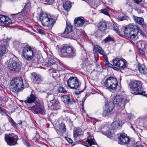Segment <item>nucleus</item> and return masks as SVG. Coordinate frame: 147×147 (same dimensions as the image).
I'll return each mask as SVG.
<instances>
[{
	"mask_svg": "<svg viewBox=\"0 0 147 147\" xmlns=\"http://www.w3.org/2000/svg\"><path fill=\"white\" fill-rule=\"evenodd\" d=\"M14 44L17 48H23L22 55L25 59L30 61L34 59L36 53V50L34 47L27 43H22L18 41L15 42Z\"/></svg>",
	"mask_w": 147,
	"mask_h": 147,
	"instance_id": "1",
	"label": "nucleus"
},
{
	"mask_svg": "<svg viewBox=\"0 0 147 147\" xmlns=\"http://www.w3.org/2000/svg\"><path fill=\"white\" fill-rule=\"evenodd\" d=\"M59 49L61 57L72 59L76 55V50L71 46L64 44Z\"/></svg>",
	"mask_w": 147,
	"mask_h": 147,
	"instance_id": "2",
	"label": "nucleus"
},
{
	"mask_svg": "<svg viewBox=\"0 0 147 147\" xmlns=\"http://www.w3.org/2000/svg\"><path fill=\"white\" fill-rule=\"evenodd\" d=\"M139 30L138 27L133 24L126 26L121 30V32L131 38H134L138 34Z\"/></svg>",
	"mask_w": 147,
	"mask_h": 147,
	"instance_id": "3",
	"label": "nucleus"
},
{
	"mask_svg": "<svg viewBox=\"0 0 147 147\" xmlns=\"http://www.w3.org/2000/svg\"><path fill=\"white\" fill-rule=\"evenodd\" d=\"M39 20L42 25L49 30L52 29L56 22L55 19L45 13L40 14Z\"/></svg>",
	"mask_w": 147,
	"mask_h": 147,
	"instance_id": "4",
	"label": "nucleus"
},
{
	"mask_svg": "<svg viewBox=\"0 0 147 147\" xmlns=\"http://www.w3.org/2000/svg\"><path fill=\"white\" fill-rule=\"evenodd\" d=\"M129 86L131 92L135 95H146L144 91L141 90L142 85L140 81L134 80L129 82Z\"/></svg>",
	"mask_w": 147,
	"mask_h": 147,
	"instance_id": "5",
	"label": "nucleus"
},
{
	"mask_svg": "<svg viewBox=\"0 0 147 147\" xmlns=\"http://www.w3.org/2000/svg\"><path fill=\"white\" fill-rule=\"evenodd\" d=\"M10 84V90L16 93L22 90L24 86L23 80L21 77L13 78L11 81Z\"/></svg>",
	"mask_w": 147,
	"mask_h": 147,
	"instance_id": "6",
	"label": "nucleus"
},
{
	"mask_svg": "<svg viewBox=\"0 0 147 147\" xmlns=\"http://www.w3.org/2000/svg\"><path fill=\"white\" fill-rule=\"evenodd\" d=\"M117 85L118 82L116 78L110 76L107 78L105 81L103 86L106 89L111 91L115 90Z\"/></svg>",
	"mask_w": 147,
	"mask_h": 147,
	"instance_id": "7",
	"label": "nucleus"
},
{
	"mask_svg": "<svg viewBox=\"0 0 147 147\" xmlns=\"http://www.w3.org/2000/svg\"><path fill=\"white\" fill-rule=\"evenodd\" d=\"M128 101V99L126 95H116L114 97L113 102H113V105L114 104L120 105L122 103L124 105Z\"/></svg>",
	"mask_w": 147,
	"mask_h": 147,
	"instance_id": "8",
	"label": "nucleus"
},
{
	"mask_svg": "<svg viewBox=\"0 0 147 147\" xmlns=\"http://www.w3.org/2000/svg\"><path fill=\"white\" fill-rule=\"evenodd\" d=\"M68 86L70 88L76 89L80 87V84L78 79L77 78L71 77L67 81Z\"/></svg>",
	"mask_w": 147,
	"mask_h": 147,
	"instance_id": "9",
	"label": "nucleus"
},
{
	"mask_svg": "<svg viewBox=\"0 0 147 147\" xmlns=\"http://www.w3.org/2000/svg\"><path fill=\"white\" fill-rule=\"evenodd\" d=\"M73 26L69 25H67L64 32L61 34L60 36L62 37H68L70 38H73L76 37V35L72 32Z\"/></svg>",
	"mask_w": 147,
	"mask_h": 147,
	"instance_id": "10",
	"label": "nucleus"
},
{
	"mask_svg": "<svg viewBox=\"0 0 147 147\" xmlns=\"http://www.w3.org/2000/svg\"><path fill=\"white\" fill-rule=\"evenodd\" d=\"M21 66L19 62L12 61L8 64L7 68L13 72H18L21 69Z\"/></svg>",
	"mask_w": 147,
	"mask_h": 147,
	"instance_id": "11",
	"label": "nucleus"
},
{
	"mask_svg": "<svg viewBox=\"0 0 147 147\" xmlns=\"http://www.w3.org/2000/svg\"><path fill=\"white\" fill-rule=\"evenodd\" d=\"M35 105L31 107L32 111L36 113H40L43 115L45 114L44 107L40 102H36Z\"/></svg>",
	"mask_w": 147,
	"mask_h": 147,
	"instance_id": "12",
	"label": "nucleus"
},
{
	"mask_svg": "<svg viewBox=\"0 0 147 147\" xmlns=\"http://www.w3.org/2000/svg\"><path fill=\"white\" fill-rule=\"evenodd\" d=\"M5 139L7 144L11 146L13 145L17 144L18 136L13 134H10L5 136Z\"/></svg>",
	"mask_w": 147,
	"mask_h": 147,
	"instance_id": "13",
	"label": "nucleus"
},
{
	"mask_svg": "<svg viewBox=\"0 0 147 147\" xmlns=\"http://www.w3.org/2000/svg\"><path fill=\"white\" fill-rule=\"evenodd\" d=\"M125 61V60L124 59L122 60L117 58L113 59L112 63L114 66L124 69L126 67Z\"/></svg>",
	"mask_w": 147,
	"mask_h": 147,
	"instance_id": "14",
	"label": "nucleus"
},
{
	"mask_svg": "<svg viewBox=\"0 0 147 147\" xmlns=\"http://www.w3.org/2000/svg\"><path fill=\"white\" fill-rule=\"evenodd\" d=\"M106 109L104 110L103 113V115L104 116H109L111 114V112L113 110V102L111 101L109 103L107 102V103L105 104Z\"/></svg>",
	"mask_w": 147,
	"mask_h": 147,
	"instance_id": "15",
	"label": "nucleus"
},
{
	"mask_svg": "<svg viewBox=\"0 0 147 147\" xmlns=\"http://www.w3.org/2000/svg\"><path fill=\"white\" fill-rule=\"evenodd\" d=\"M31 75L32 80L34 83L38 84L43 81L42 77L36 73L33 72L31 74Z\"/></svg>",
	"mask_w": 147,
	"mask_h": 147,
	"instance_id": "16",
	"label": "nucleus"
},
{
	"mask_svg": "<svg viewBox=\"0 0 147 147\" xmlns=\"http://www.w3.org/2000/svg\"><path fill=\"white\" fill-rule=\"evenodd\" d=\"M86 22V20L83 17H80L75 18L74 23L75 26L81 27L84 25Z\"/></svg>",
	"mask_w": 147,
	"mask_h": 147,
	"instance_id": "17",
	"label": "nucleus"
},
{
	"mask_svg": "<svg viewBox=\"0 0 147 147\" xmlns=\"http://www.w3.org/2000/svg\"><path fill=\"white\" fill-rule=\"evenodd\" d=\"M0 24L1 26H4L5 25L12 24L11 19L8 17L3 15H0Z\"/></svg>",
	"mask_w": 147,
	"mask_h": 147,
	"instance_id": "18",
	"label": "nucleus"
},
{
	"mask_svg": "<svg viewBox=\"0 0 147 147\" xmlns=\"http://www.w3.org/2000/svg\"><path fill=\"white\" fill-rule=\"evenodd\" d=\"M118 142L119 144L124 145L128 144L130 142L129 138L123 134H120L118 138Z\"/></svg>",
	"mask_w": 147,
	"mask_h": 147,
	"instance_id": "19",
	"label": "nucleus"
},
{
	"mask_svg": "<svg viewBox=\"0 0 147 147\" xmlns=\"http://www.w3.org/2000/svg\"><path fill=\"white\" fill-rule=\"evenodd\" d=\"M9 44L8 41L4 39L3 40V43H1L0 45V57L3 56L5 54L6 48L5 47V46H7Z\"/></svg>",
	"mask_w": 147,
	"mask_h": 147,
	"instance_id": "20",
	"label": "nucleus"
},
{
	"mask_svg": "<svg viewBox=\"0 0 147 147\" xmlns=\"http://www.w3.org/2000/svg\"><path fill=\"white\" fill-rule=\"evenodd\" d=\"M112 129L115 130L120 128L122 126L121 120L119 119H116L112 123Z\"/></svg>",
	"mask_w": 147,
	"mask_h": 147,
	"instance_id": "21",
	"label": "nucleus"
},
{
	"mask_svg": "<svg viewBox=\"0 0 147 147\" xmlns=\"http://www.w3.org/2000/svg\"><path fill=\"white\" fill-rule=\"evenodd\" d=\"M138 68L141 74L144 75L147 74V67L144 65L139 64L138 65Z\"/></svg>",
	"mask_w": 147,
	"mask_h": 147,
	"instance_id": "22",
	"label": "nucleus"
},
{
	"mask_svg": "<svg viewBox=\"0 0 147 147\" xmlns=\"http://www.w3.org/2000/svg\"><path fill=\"white\" fill-rule=\"evenodd\" d=\"M98 28L100 31L101 32L104 31L107 29V24L105 22H100L98 24Z\"/></svg>",
	"mask_w": 147,
	"mask_h": 147,
	"instance_id": "23",
	"label": "nucleus"
},
{
	"mask_svg": "<svg viewBox=\"0 0 147 147\" xmlns=\"http://www.w3.org/2000/svg\"><path fill=\"white\" fill-rule=\"evenodd\" d=\"M36 96L32 94H30L26 100L24 102L26 103H28L29 104L34 102H37L36 101Z\"/></svg>",
	"mask_w": 147,
	"mask_h": 147,
	"instance_id": "24",
	"label": "nucleus"
},
{
	"mask_svg": "<svg viewBox=\"0 0 147 147\" xmlns=\"http://www.w3.org/2000/svg\"><path fill=\"white\" fill-rule=\"evenodd\" d=\"M61 99L63 102L67 105L72 104L71 100L69 97L68 96H61Z\"/></svg>",
	"mask_w": 147,
	"mask_h": 147,
	"instance_id": "25",
	"label": "nucleus"
},
{
	"mask_svg": "<svg viewBox=\"0 0 147 147\" xmlns=\"http://www.w3.org/2000/svg\"><path fill=\"white\" fill-rule=\"evenodd\" d=\"M134 19L136 22L138 24L144 27H146V26L145 24H144V21L143 18L141 17H134Z\"/></svg>",
	"mask_w": 147,
	"mask_h": 147,
	"instance_id": "26",
	"label": "nucleus"
},
{
	"mask_svg": "<svg viewBox=\"0 0 147 147\" xmlns=\"http://www.w3.org/2000/svg\"><path fill=\"white\" fill-rule=\"evenodd\" d=\"M94 51L95 52H98L100 54L103 56L105 55V53L104 50L99 45H95L94 47Z\"/></svg>",
	"mask_w": 147,
	"mask_h": 147,
	"instance_id": "27",
	"label": "nucleus"
},
{
	"mask_svg": "<svg viewBox=\"0 0 147 147\" xmlns=\"http://www.w3.org/2000/svg\"><path fill=\"white\" fill-rule=\"evenodd\" d=\"M83 132L80 128L75 129L74 130V136L75 138L79 137L83 134Z\"/></svg>",
	"mask_w": 147,
	"mask_h": 147,
	"instance_id": "28",
	"label": "nucleus"
},
{
	"mask_svg": "<svg viewBox=\"0 0 147 147\" xmlns=\"http://www.w3.org/2000/svg\"><path fill=\"white\" fill-rule=\"evenodd\" d=\"M146 42L144 40L139 41L137 43V46L139 50L142 51L146 45Z\"/></svg>",
	"mask_w": 147,
	"mask_h": 147,
	"instance_id": "29",
	"label": "nucleus"
},
{
	"mask_svg": "<svg viewBox=\"0 0 147 147\" xmlns=\"http://www.w3.org/2000/svg\"><path fill=\"white\" fill-rule=\"evenodd\" d=\"M30 3L28 2L26 3L22 11L23 16H25L27 14V12L30 10Z\"/></svg>",
	"mask_w": 147,
	"mask_h": 147,
	"instance_id": "30",
	"label": "nucleus"
},
{
	"mask_svg": "<svg viewBox=\"0 0 147 147\" xmlns=\"http://www.w3.org/2000/svg\"><path fill=\"white\" fill-rule=\"evenodd\" d=\"M63 7L66 11H68L71 7V3L69 1H67L63 3Z\"/></svg>",
	"mask_w": 147,
	"mask_h": 147,
	"instance_id": "31",
	"label": "nucleus"
},
{
	"mask_svg": "<svg viewBox=\"0 0 147 147\" xmlns=\"http://www.w3.org/2000/svg\"><path fill=\"white\" fill-rule=\"evenodd\" d=\"M55 63V60L52 58H50L47 62L45 63V65L47 67L51 66L53 65Z\"/></svg>",
	"mask_w": 147,
	"mask_h": 147,
	"instance_id": "32",
	"label": "nucleus"
},
{
	"mask_svg": "<svg viewBox=\"0 0 147 147\" xmlns=\"http://www.w3.org/2000/svg\"><path fill=\"white\" fill-rule=\"evenodd\" d=\"M52 101L54 103L52 105L53 106L54 109L55 110H57L60 109V103L58 101L56 100H53Z\"/></svg>",
	"mask_w": 147,
	"mask_h": 147,
	"instance_id": "33",
	"label": "nucleus"
},
{
	"mask_svg": "<svg viewBox=\"0 0 147 147\" xmlns=\"http://www.w3.org/2000/svg\"><path fill=\"white\" fill-rule=\"evenodd\" d=\"M50 72L52 73V76L53 77H58L59 76V71L54 69L53 68H51L49 69Z\"/></svg>",
	"mask_w": 147,
	"mask_h": 147,
	"instance_id": "34",
	"label": "nucleus"
},
{
	"mask_svg": "<svg viewBox=\"0 0 147 147\" xmlns=\"http://www.w3.org/2000/svg\"><path fill=\"white\" fill-rule=\"evenodd\" d=\"M114 41L113 37L111 36L110 35H109V36L105 38L102 40V42H104L105 43L109 41Z\"/></svg>",
	"mask_w": 147,
	"mask_h": 147,
	"instance_id": "35",
	"label": "nucleus"
},
{
	"mask_svg": "<svg viewBox=\"0 0 147 147\" xmlns=\"http://www.w3.org/2000/svg\"><path fill=\"white\" fill-rule=\"evenodd\" d=\"M130 19L129 17L126 15L120 17L118 18V20L119 21H122L123 20H126L128 21Z\"/></svg>",
	"mask_w": 147,
	"mask_h": 147,
	"instance_id": "36",
	"label": "nucleus"
},
{
	"mask_svg": "<svg viewBox=\"0 0 147 147\" xmlns=\"http://www.w3.org/2000/svg\"><path fill=\"white\" fill-rule=\"evenodd\" d=\"M103 134L109 138L113 136V133H111L110 131H109L104 132Z\"/></svg>",
	"mask_w": 147,
	"mask_h": 147,
	"instance_id": "37",
	"label": "nucleus"
},
{
	"mask_svg": "<svg viewBox=\"0 0 147 147\" xmlns=\"http://www.w3.org/2000/svg\"><path fill=\"white\" fill-rule=\"evenodd\" d=\"M58 91L59 93H66L67 91L63 87H60L58 88Z\"/></svg>",
	"mask_w": 147,
	"mask_h": 147,
	"instance_id": "38",
	"label": "nucleus"
},
{
	"mask_svg": "<svg viewBox=\"0 0 147 147\" xmlns=\"http://www.w3.org/2000/svg\"><path fill=\"white\" fill-rule=\"evenodd\" d=\"M112 28L117 32H119V29L116 25L113 24L111 25Z\"/></svg>",
	"mask_w": 147,
	"mask_h": 147,
	"instance_id": "39",
	"label": "nucleus"
},
{
	"mask_svg": "<svg viewBox=\"0 0 147 147\" xmlns=\"http://www.w3.org/2000/svg\"><path fill=\"white\" fill-rule=\"evenodd\" d=\"M101 12L107 16H109L108 11L105 9H103L101 10Z\"/></svg>",
	"mask_w": 147,
	"mask_h": 147,
	"instance_id": "40",
	"label": "nucleus"
},
{
	"mask_svg": "<svg viewBox=\"0 0 147 147\" xmlns=\"http://www.w3.org/2000/svg\"><path fill=\"white\" fill-rule=\"evenodd\" d=\"M9 121L12 126H13V127H15L16 126V125L17 124L14 121L12 118H11L9 120Z\"/></svg>",
	"mask_w": 147,
	"mask_h": 147,
	"instance_id": "41",
	"label": "nucleus"
},
{
	"mask_svg": "<svg viewBox=\"0 0 147 147\" xmlns=\"http://www.w3.org/2000/svg\"><path fill=\"white\" fill-rule=\"evenodd\" d=\"M125 117H126L128 118L129 119H131V115L128 113H124Z\"/></svg>",
	"mask_w": 147,
	"mask_h": 147,
	"instance_id": "42",
	"label": "nucleus"
},
{
	"mask_svg": "<svg viewBox=\"0 0 147 147\" xmlns=\"http://www.w3.org/2000/svg\"><path fill=\"white\" fill-rule=\"evenodd\" d=\"M38 32L39 33H40L41 34L44 35V34H45V32L42 29H38Z\"/></svg>",
	"mask_w": 147,
	"mask_h": 147,
	"instance_id": "43",
	"label": "nucleus"
},
{
	"mask_svg": "<svg viewBox=\"0 0 147 147\" xmlns=\"http://www.w3.org/2000/svg\"><path fill=\"white\" fill-rule=\"evenodd\" d=\"M62 125L63 127L62 128L61 131H62L63 132H65L66 131V128L65 126L64 125V123H62Z\"/></svg>",
	"mask_w": 147,
	"mask_h": 147,
	"instance_id": "44",
	"label": "nucleus"
},
{
	"mask_svg": "<svg viewBox=\"0 0 147 147\" xmlns=\"http://www.w3.org/2000/svg\"><path fill=\"white\" fill-rule=\"evenodd\" d=\"M0 113L2 115H7L5 111L2 109L1 110V111H0Z\"/></svg>",
	"mask_w": 147,
	"mask_h": 147,
	"instance_id": "45",
	"label": "nucleus"
},
{
	"mask_svg": "<svg viewBox=\"0 0 147 147\" xmlns=\"http://www.w3.org/2000/svg\"><path fill=\"white\" fill-rule=\"evenodd\" d=\"M58 68L59 71L64 70H65L64 67L62 65H60Z\"/></svg>",
	"mask_w": 147,
	"mask_h": 147,
	"instance_id": "46",
	"label": "nucleus"
},
{
	"mask_svg": "<svg viewBox=\"0 0 147 147\" xmlns=\"http://www.w3.org/2000/svg\"><path fill=\"white\" fill-rule=\"evenodd\" d=\"M66 140L69 143H72L73 142L72 140L69 138L67 137L66 138Z\"/></svg>",
	"mask_w": 147,
	"mask_h": 147,
	"instance_id": "47",
	"label": "nucleus"
},
{
	"mask_svg": "<svg viewBox=\"0 0 147 147\" xmlns=\"http://www.w3.org/2000/svg\"><path fill=\"white\" fill-rule=\"evenodd\" d=\"M55 0H45L46 2L48 3V4L52 3Z\"/></svg>",
	"mask_w": 147,
	"mask_h": 147,
	"instance_id": "48",
	"label": "nucleus"
},
{
	"mask_svg": "<svg viewBox=\"0 0 147 147\" xmlns=\"http://www.w3.org/2000/svg\"><path fill=\"white\" fill-rule=\"evenodd\" d=\"M134 3L136 4H138L141 2L143 0H133Z\"/></svg>",
	"mask_w": 147,
	"mask_h": 147,
	"instance_id": "49",
	"label": "nucleus"
},
{
	"mask_svg": "<svg viewBox=\"0 0 147 147\" xmlns=\"http://www.w3.org/2000/svg\"><path fill=\"white\" fill-rule=\"evenodd\" d=\"M25 145L27 147H30V144L28 142H25Z\"/></svg>",
	"mask_w": 147,
	"mask_h": 147,
	"instance_id": "50",
	"label": "nucleus"
},
{
	"mask_svg": "<svg viewBox=\"0 0 147 147\" xmlns=\"http://www.w3.org/2000/svg\"><path fill=\"white\" fill-rule=\"evenodd\" d=\"M134 147H144L141 144H136Z\"/></svg>",
	"mask_w": 147,
	"mask_h": 147,
	"instance_id": "51",
	"label": "nucleus"
},
{
	"mask_svg": "<svg viewBox=\"0 0 147 147\" xmlns=\"http://www.w3.org/2000/svg\"><path fill=\"white\" fill-rule=\"evenodd\" d=\"M113 65L111 64H109V65H108V66L109 67H112L113 69H115V68H116V67H113Z\"/></svg>",
	"mask_w": 147,
	"mask_h": 147,
	"instance_id": "52",
	"label": "nucleus"
},
{
	"mask_svg": "<svg viewBox=\"0 0 147 147\" xmlns=\"http://www.w3.org/2000/svg\"><path fill=\"white\" fill-rule=\"evenodd\" d=\"M2 68H3V66L2 65H1V64L0 63V74L2 71Z\"/></svg>",
	"mask_w": 147,
	"mask_h": 147,
	"instance_id": "53",
	"label": "nucleus"
},
{
	"mask_svg": "<svg viewBox=\"0 0 147 147\" xmlns=\"http://www.w3.org/2000/svg\"><path fill=\"white\" fill-rule=\"evenodd\" d=\"M123 92V90L122 89H120L119 90L118 92L119 93H122Z\"/></svg>",
	"mask_w": 147,
	"mask_h": 147,
	"instance_id": "54",
	"label": "nucleus"
},
{
	"mask_svg": "<svg viewBox=\"0 0 147 147\" xmlns=\"http://www.w3.org/2000/svg\"><path fill=\"white\" fill-rule=\"evenodd\" d=\"M131 128L134 131V132L135 133H136V130L134 128V127L132 126L131 125Z\"/></svg>",
	"mask_w": 147,
	"mask_h": 147,
	"instance_id": "55",
	"label": "nucleus"
},
{
	"mask_svg": "<svg viewBox=\"0 0 147 147\" xmlns=\"http://www.w3.org/2000/svg\"><path fill=\"white\" fill-rule=\"evenodd\" d=\"M20 13H16L13 14L12 15H19L20 14Z\"/></svg>",
	"mask_w": 147,
	"mask_h": 147,
	"instance_id": "56",
	"label": "nucleus"
},
{
	"mask_svg": "<svg viewBox=\"0 0 147 147\" xmlns=\"http://www.w3.org/2000/svg\"><path fill=\"white\" fill-rule=\"evenodd\" d=\"M50 95L49 94H47V97H48Z\"/></svg>",
	"mask_w": 147,
	"mask_h": 147,
	"instance_id": "57",
	"label": "nucleus"
},
{
	"mask_svg": "<svg viewBox=\"0 0 147 147\" xmlns=\"http://www.w3.org/2000/svg\"><path fill=\"white\" fill-rule=\"evenodd\" d=\"M51 96H53V97H54V95H53V94H51Z\"/></svg>",
	"mask_w": 147,
	"mask_h": 147,
	"instance_id": "58",
	"label": "nucleus"
},
{
	"mask_svg": "<svg viewBox=\"0 0 147 147\" xmlns=\"http://www.w3.org/2000/svg\"><path fill=\"white\" fill-rule=\"evenodd\" d=\"M2 109L1 107H0V111H1V110Z\"/></svg>",
	"mask_w": 147,
	"mask_h": 147,
	"instance_id": "59",
	"label": "nucleus"
}]
</instances>
